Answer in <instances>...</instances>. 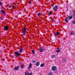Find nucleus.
Wrapping results in <instances>:
<instances>
[{"label":"nucleus","mask_w":75,"mask_h":75,"mask_svg":"<svg viewBox=\"0 0 75 75\" xmlns=\"http://www.w3.org/2000/svg\"><path fill=\"white\" fill-rule=\"evenodd\" d=\"M73 16H72L70 15L68 16V17L66 18V19L65 20V21L67 23H68V19L69 20H70L71 19H72Z\"/></svg>","instance_id":"1"},{"label":"nucleus","mask_w":75,"mask_h":75,"mask_svg":"<svg viewBox=\"0 0 75 75\" xmlns=\"http://www.w3.org/2000/svg\"><path fill=\"white\" fill-rule=\"evenodd\" d=\"M26 30L27 29L24 27L22 30V34L24 36H25V34H27V33L26 32Z\"/></svg>","instance_id":"2"},{"label":"nucleus","mask_w":75,"mask_h":75,"mask_svg":"<svg viewBox=\"0 0 75 75\" xmlns=\"http://www.w3.org/2000/svg\"><path fill=\"white\" fill-rule=\"evenodd\" d=\"M14 53L16 56H17V57H20V52H15Z\"/></svg>","instance_id":"3"},{"label":"nucleus","mask_w":75,"mask_h":75,"mask_svg":"<svg viewBox=\"0 0 75 75\" xmlns=\"http://www.w3.org/2000/svg\"><path fill=\"white\" fill-rule=\"evenodd\" d=\"M60 34L59 33V32H56L55 34L54 35V37H57L58 35H59Z\"/></svg>","instance_id":"4"},{"label":"nucleus","mask_w":75,"mask_h":75,"mask_svg":"<svg viewBox=\"0 0 75 75\" xmlns=\"http://www.w3.org/2000/svg\"><path fill=\"white\" fill-rule=\"evenodd\" d=\"M19 68H20V67L18 66H15L14 68V69L16 71H17L19 69Z\"/></svg>","instance_id":"5"},{"label":"nucleus","mask_w":75,"mask_h":75,"mask_svg":"<svg viewBox=\"0 0 75 75\" xmlns=\"http://www.w3.org/2000/svg\"><path fill=\"white\" fill-rule=\"evenodd\" d=\"M58 9V7L57 6H55L52 8V9L53 10H57Z\"/></svg>","instance_id":"6"},{"label":"nucleus","mask_w":75,"mask_h":75,"mask_svg":"<svg viewBox=\"0 0 75 75\" xmlns=\"http://www.w3.org/2000/svg\"><path fill=\"white\" fill-rule=\"evenodd\" d=\"M23 51V47L21 46V48L19 50V52L20 53H22Z\"/></svg>","instance_id":"7"},{"label":"nucleus","mask_w":75,"mask_h":75,"mask_svg":"<svg viewBox=\"0 0 75 75\" xmlns=\"http://www.w3.org/2000/svg\"><path fill=\"white\" fill-rule=\"evenodd\" d=\"M52 71H55L56 69V67L55 66H53L52 67Z\"/></svg>","instance_id":"8"},{"label":"nucleus","mask_w":75,"mask_h":75,"mask_svg":"<svg viewBox=\"0 0 75 75\" xmlns=\"http://www.w3.org/2000/svg\"><path fill=\"white\" fill-rule=\"evenodd\" d=\"M61 49L60 48H57V50L56 51V52H61Z\"/></svg>","instance_id":"9"},{"label":"nucleus","mask_w":75,"mask_h":75,"mask_svg":"<svg viewBox=\"0 0 75 75\" xmlns=\"http://www.w3.org/2000/svg\"><path fill=\"white\" fill-rule=\"evenodd\" d=\"M25 75H32V73H30V74L28 72H26L25 74Z\"/></svg>","instance_id":"10"},{"label":"nucleus","mask_w":75,"mask_h":75,"mask_svg":"<svg viewBox=\"0 0 75 75\" xmlns=\"http://www.w3.org/2000/svg\"><path fill=\"white\" fill-rule=\"evenodd\" d=\"M4 28L6 30H7L8 29V27L7 26H5L4 27Z\"/></svg>","instance_id":"11"},{"label":"nucleus","mask_w":75,"mask_h":75,"mask_svg":"<svg viewBox=\"0 0 75 75\" xmlns=\"http://www.w3.org/2000/svg\"><path fill=\"white\" fill-rule=\"evenodd\" d=\"M39 51L40 52H42L43 51V49L41 47L39 48Z\"/></svg>","instance_id":"12"},{"label":"nucleus","mask_w":75,"mask_h":75,"mask_svg":"<svg viewBox=\"0 0 75 75\" xmlns=\"http://www.w3.org/2000/svg\"><path fill=\"white\" fill-rule=\"evenodd\" d=\"M40 62H37L36 63V65L37 66V67H38V66H39V65H40Z\"/></svg>","instance_id":"13"},{"label":"nucleus","mask_w":75,"mask_h":75,"mask_svg":"<svg viewBox=\"0 0 75 75\" xmlns=\"http://www.w3.org/2000/svg\"><path fill=\"white\" fill-rule=\"evenodd\" d=\"M70 35H75V33L74 31L71 32H70Z\"/></svg>","instance_id":"14"},{"label":"nucleus","mask_w":75,"mask_h":75,"mask_svg":"<svg viewBox=\"0 0 75 75\" xmlns=\"http://www.w3.org/2000/svg\"><path fill=\"white\" fill-rule=\"evenodd\" d=\"M32 67V64L31 63H30L29 66L28 67V69H30V68H31V67Z\"/></svg>","instance_id":"15"},{"label":"nucleus","mask_w":75,"mask_h":75,"mask_svg":"<svg viewBox=\"0 0 75 75\" xmlns=\"http://www.w3.org/2000/svg\"><path fill=\"white\" fill-rule=\"evenodd\" d=\"M1 12L3 14H5V11L4 10H1Z\"/></svg>","instance_id":"16"},{"label":"nucleus","mask_w":75,"mask_h":75,"mask_svg":"<svg viewBox=\"0 0 75 75\" xmlns=\"http://www.w3.org/2000/svg\"><path fill=\"white\" fill-rule=\"evenodd\" d=\"M44 65H45V64L43 63L41 64L40 67H44Z\"/></svg>","instance_id":"17"},{"label":"nucleus","mask_w":75,"mask_h":75,"mask_svg":"<svg viewBox=\"0 0 75 75\" xmlns=\"http://www.w3.org/2000/svg\"><path fill=\"white\" fill-rule=\"evenodd\" d=\"M41 13H38L37 16H41Z\"/></svg>","instance_id":"18"},{"label":"nucleus","mask_w":75,"mask_h":75,"mask_svg":"<svg viewBox=\"0 0 75 75\" xmlns=\"http://www.w3.org/2000/svg\"><path fill=\"white\" fill-rule=\"evenodd\" d=\"M24 67V64H22L21 66V69H22V68H23Z\"/></svg>","instance_id":"19"},{"label":"nucleus","mask_w":75,"mask_h":75,"mask_svg":"<svg viewBox=\"0 0 75 75\" xmlns=\"http://www.w3.org/2000/svg\"><path fill=\"white\" fill-rule=\"evenodd\" d=\"M55 57V55H53L52 56L51 58H54Z\"/></svg>","instance_id":"20"},{"label":"nucleus","mask_w":75,"mask_h":75,"mask_svg":"<svg viewBox=\"0 0 75 75\" xmlns=\"http://www.w3.org/2000/svg\"><path fill=\"white\" fill-rule=\"evenodd\" d=\"M32 52H33V54H35V52L34 51V50H32Z\"/></svg>","instance_id":"21"},{"label":"nucleus","mask_w":75,"mask_h":75,"mask_svg":"<svg viewBox=\"0 0 75 75\" xmlns=\"http://www.w3.org/2000/svg\"><path fill=\"white\" fill-rule=\"evenodd\" d=\"M67 61V59H63V62H66Z\"/></svg>","instance_id":"22"},{"label":"nucleus","mask_w":75,"mask_h":75,"mask_svg":"<svg viewBox=\"0 0 75 75\" xmlns=\"http://www.w3.org/2000/svg\"><path fill=\"white\" fill-rule=\"evenodd\" d=\"M52 12L51 11H50L49 12V16H50L51 15V14H52Z\"/></svg>","instance_id":"23"},{"label":"nucleus","mask_w":75,"mask_h":75,"mask_svg":"<svg viewBox=\"0 0 75 75\" xmlns=\"http://www.w3.org/2000/svg\"><path fill=\"white\" fill-rule=\"evenodd\" d=\"M72 23L73 24H75V21L73 20L72 21Z\"/></svg>","instance_id":"24"},{"label":"nucleus","mask_w":75,"mask_h":75,"mask_svg":"<svg viewBox=\"0 0 75 75\" xmlns=\"http://www.w3.org/2000/svg\"><path fill=\"white\" fill-rule=\"evenodd\" d=\"M32 62L33 63H35V61L34 60H32Z\"/></svg>","instance_id":"25"},{"label":"nucleus","mask_w":75,"mask_h":75,"mask_svg":"<svg viewBox=\"0 0 75 75\" xmlns=\"http://www.w3.org/2000/svg\"><path fill=\"white\" fill-rule=\"evenodd\" d=\"M73 13H75L74 15H75V9L74 10V11Z\"/></svg>","instance_id":"26"},{"label":"nucleus","mask_w":75,"mask_h":75,"mask_svg":"<svg viewBox=\"0 0 75 75\" xmlns=\"http://www.w3.org/2000/svg\"><path fill=\"white\" fill-rule=\"evenodd\" d=\"M31 1H29V2H28V4H30L31 3Z\"/></svg>","instance_id":"27"},{"label":"nucleus","mask_w":75,"mask_h":75,"mask_svg":"<svg viewBox=\"0 0 75 75\" xmlns=\"http://www.w3.org/2000/svg\"><path fill=\"white\" fill-rule=\"evenodd\" d=\"M49 75H52V74H51V73H49Z\"/></svg>","instance_id":"28"},{"label":"nucleus","mask_w":75,"mask_h":75,"mask_svg":"<svg viewBox=\"0 0 75 75\" xmlns=\"http://www.w3.org/2000/svg\"><path fill=\"white\" fill-rule=\"evenodd\" d=\"M3 17H1V19L2 20H3Z\"/></svg>","instance_id":"29"},{"label":"nucleus","mask_w":75,"mask_h":75,"mask_svg":"<svg viewBox=\"0 0 75 75\" xmlns=\"http://www.w3.org/2000/svg\"><path fill=\"white\" fill-rule=\"evenodd\" d=\"M0 5H2V3L1 2H0Z\"/></svg>","instance_id":"30"},{"label":"nucleus","mask_w":75,"mask_h":75,"mask_svg":"<svg viewBox=\"0 0 75 75\" xmlns=\"http://www.w3.org/2000/svg\"><path fill=\"white\" fill-rule=\"evenodd\" d=\"M1 50H0V54H1Z\"/></svg>","instance_id":"31"},{"label":"nucleus","mask_w":75,"mask_h":75,"mask_svg":"<svg viewBox=\"0 0 75 75\" xmlns=\"http://www.w3.org/2000/svg\"><path fill=\"white\" fill-rule=\"evenodd\" d=\"M49 21H50L51 20H50V18H49Z\"/></svg>","instance_id":"32"},{"label":"nucleus","mask_w":75,"mask_h":75,"mask_svg":"<svg viewBox=\"0 0 75 75\" xmlns=\"http://www.w3.org/2000/svg\"><path fill=\"white\" fill-rule=\"evenodd\" d=\"M54 18H52V20H54Z\"/></svg>","instance_id":"33"},{"label":"nucleus","mask_w":75,"mask_h":75,"mask_svg":"<svg viewBox=\"0 0 75 75\" xmlns=\"http://www.w3.org/2000/svg\"><path fill=\"white\" fill-rule=\"evenodd\" d=\"M19 14H21V13L20 12V13H19Z\"/></svg>","instance_id":"34"},{"label":"nucleus","mask_w":75,"mask_h":75,"mask_svg":"<svg viewBox=\"0 0 75 75\" xmlns=\"http://www.w3.org/2000/svg\"><path fill=\"white\" fill-rule=\"evenodd\" d=\"M7 6H8H8H9V5L7 4Z\"/></svg>","instance_id":"35"},{"label":"nucleus","mask_w":75,"mask_h":75,"mask_svg":"<svg viewBox=\"0 0 75 75\" xmlns=\"http://www.w3.org/2000/svg\"><path fill=\"white\" fill-rule=\"evenodd\" d=\"M52 7H54V5H52Z\"/></svg>","instance_id":"36"},{"label":"nucleus","mask_w":75,"mask_h":75,"mask_svg":"<svg viewBox=\"0 0 75 75\" xmlns=\"http://www.w3.org/2000/svg\"><path fill=\"white\" fill-rule=\"evenodd\" d=\"M53 22H54V20H53Z\"/></svg>","instance_id":"37"},{"label":"nucleus","mask_w":75,"mask_h":75,"mask_svg":"<svg viewBox=\"0 0 75 75\" xmlns=\"http://www.w3.org/2000/svg\"><path fill=\"white\" fill-rule=\"evenodd\" d=\"M4 8V7H2V8Z\"/></svg>","instance_id":"38"},{"label":"nucleus","mask_w":75,"mask_h":75,"mask_svg":"<svg viewBox=\"0 0 75 75\" xmlns=\"http://www.w3.org/2000/svg\"><path fill=\"white\" fill-rule=\"evenodd\" d=\"M25 50L23 51V52H25Z\"/></svg>","instance_id":"39"},{"label":"nucleus","mask_w":75,"mask_h":75,"mask_svg":"<svg viewBox=\"0 0 75 75\" xmlns=\"http://www.w3.org/2000/svg\"><path fill=\"white\" fill-rule=\"evenodd\" d=\"M38 19H39V18H38Z\"/></svg>","instance_id":"40"},{"label":"nucleus","mask_w":75,"mask_h":75,"mask_svg":"<svg viewBox=\"0 0 75 75\" xmlns=\"http://www.w3.org/2000/svg\"><path fill=\"white\" fill-rule=\"evenodd\" d=\"M51 62H52V60H50Z\"/></svg>","instance_id":"41"},{"label":"nucleus","mask_w":75,"mask_h":75,"mask_svg":"<svg viewBox=\"0 0 75 75\" xmlns=\"http://www.w3.org/2000/svg\"><path fill=\"white\" fill-rule=\"evenodd\" d=\"M14 9H15L14 8H13Z\"/></svg>","instance_id":"42"}]
</instances>
